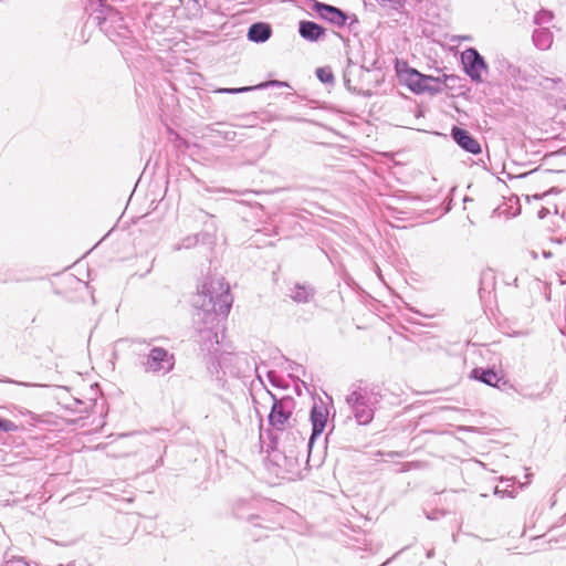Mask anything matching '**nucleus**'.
I'll return each instance as SVG.
<instances>
[{"label": "nucleus", "instance_id": "obj_21", "mask_svg": "<svg viewBox=\"0 0 566 566\" xmlns=\"http://www.w3.org/2000/svg\"><path fill=\"white\" fill-rule=\"evenodd\" d=\"M497 72L507 78L517 80L521 76L520 67L513 65L507 60L497 61Z\"/></svg>", "mask_w": 566, "mask_h": 566}, {"label": "nucleus", "instance_id": "obj_29", "mask_svg": "<svg viewBox=\"0 0 566 566\" xmlns=\"http://www.w3.org/2000/svg\"><path fill=\"white\" fill-rule=\"evenodd\" d=\"M507 388H513V386L509 385L507 380H504L497 375V390H506Z\"/></svg>", "mask_w": 566, "mask_h": 566}, {"label": "nucleus", "instance_id": "obj_7", "mask_svg": "<svg viewBox=\"0 0 566 566\" xmlns=\"http://www.w3.org/2000/svg\"><path fill=\"white\" fill-rule=\"evenodd\" d=\"M369 72L368 69L359 66L348 60L347 66L344 70L343 78L346 88L357 95L370 96V91L365 88V77Z\"/></svg>", "mask_w": 566, "mask_h": 566}, {"label": "nucleus", "instance_id": "obj_34", "mask_svg": "<svg viewBox=\"0 0 566 566\" xmlns=\"http://www.w3.org/2000/svg\"><path fill=\"white\" fill-rule=\"evenodd\" d=\"M542 254L545 259H551L553 256V253L548 250H543Z\"/></svg>", "mask_w": 566, "mask_h": 566}, {"label": "nucleus", "instance_id": "obj_37", "mask_svg": "<svg viewBox=\"0 0 566 566\" xmlns=\"http://www.w3.org/2000/svg\"><path fill=\"white\" fill-rule=\"evenodd\" d=\"M387 564H389V560L384 562V563H382L381 565H379V566H386Z\"/></svg>", "mask_w": 566, "mask_h": 566}, {"label": "nucleus", "instance_id": "obj_41", "mask_svg": "<svg viewBox=\"0 0 566 566\" xmlns=\"http://www.w3.org/2000/svg\"><path fill=\"white\" fill-rule=\"evenodd\" d=\"M387 564H389V560L384 562V563H382L381 565H379V566H386Z\"/></svg>", "mask_w": 566, "mask_h": 566}, {"label": "nucleus", "instance_id": "obj_14", "mask_svg": "<svg viewBox=\"0 0 566 566\" xmlns=\"http://www.w3.org/2000/svg\"><path fill=\"white\" fill-rule=\"evenodd\" d=\"M497 497H511L514 499L517 494L518 489H523L526 483L516 481L515 476H497Z\"/></svg>", "mask_w": 566, "mask_h": 566}, {"label": "nucleus", "instance_id": "obj_19", "mask_svg": "<svg viewBox=\"0 0 566 566\" xmlns=\"http://www.w3.org/2000/svg\"><path fill=\"white\" fill-rule=\"evenodd\" d=\"M495 291V272L493 269L488 268L481 273L480 277V298L484 300L485 294L491 295Z\"/></svg>", "mask_w": 566, "mask_h": 566}, {"label": "nucleus", "instance_id": "obj_25", "mask_svg": "<svg viewBox=\"0 0 566 566\" xmlns=\"http://www.w3.org/2000/svg\"><path fill=\"white\" fill-rule=\"evenodd\" d=\"M19 427L11 420L0 417V432H14Z\"/></svg>", "mask_w": 566, "mask_h": 566}, {"label": "nucleus", "instance_id": "obj_39", "mask_svg": "<svg viewBox=\"0 0 566 566\" xmlns=\"http://www.w3.org/2000/svg\"><path fill=\"white\" fill-rule=\"evenodd\" d=\"M387 564H389V560L384 562V563H382L381 565H379V566H386Z\"/></svg>", "mask_w": 566, "mask_h": 566}, {"label": "nucleus", "instance_id": "obj_6", "mask_svg": "<svg viewBox=\"0 0 566 566\" xmlns=\"http://www.w3.org/2000/svg\"><path fill=\"white\" fill-rule=\"evenodd\" d=\"M346 403L350 408L358 424H368L374 419L370 395L366 389L359 388L354 390L346 397Z\"/></svg>", "mask_w": 566, "mask_h": 566}, {"label": "nucleus", "instance_id": "obj_33", "mask_svg": "<svg viewBox=\"0 0 566 566\" xmlns=\"http://www.w3.org/2000/svg\"><path fill=\"white\" fill-rule=\"evenodd\" d=\"M551 242H553V243H555V244H558V245H559V244H562L563 242H566V237H565V238H557V237H556V238H554V237H552V238H551Z\"/></svg>", "mask_w": 566, "mask_h": 566}, {"label": "nucleus", "instance_id": "obj_20", "mask_svg": "<svg viewBox=\"0 0 566 566\" xmlns=\"http://www.w3.org/2000/svg\"><path fill=\"white\" fill-rule=\"evenodd\" d=\"M470 377L491 387H495V370L493 368H474Z\"/></svg>", "mask_w": 566, "mask_h": 566}, {"label": "nucleus", "instance_id": "obj_40", "mask_svg": "<svg viewBox=\"0 0 566 566\" xmlns=\"http://www.w3.org/2000/svg\"><path fill=\"white\" fill-rule=\"evenodd\" d=\"M387 564H389V560L384 562V563H382L381 565H379V566H386Z\"/></svg>", "mask_w": 566, "mask_h": 566}, {"label": "nucleus", "instance_id": "obj_42", "mask_svg": "<svg viewBox=\"0 0 566 566\" xmlns=\"http://www.w3.org/2000/svg\"><path fill=\"white\" fill-rule=\"evenodd\" d=\"M534 198H535V199H541V198H542V196L535 195V196H534Z\"/></svg>", "mask_w": 566, "mask_h": 566}, {"label": "nucleus", "instance_id": "obj_35", "mask_svg": "<svg viewBox=\"0 0 566 566\" xmlns=\"http://www.w3.org/2000/svg\"><path fill=\"white\" fill-rule=\"evenodd\" d=\"M433 555H434L433 549H431V551H429V552L427 553V557H428V558L433 557Z\"/></svg>", "mask_w": 566, "mask_h": 566}, {"label": "nucleus", "instance_id": "obj_2", "mask_svg": "<svg viewBox=\"0 0 566 566\" xmlns=\"http://www.w3.org/2000/svg\"><path fill=\"white\" fill-rule=\"evenodd\" d=\"M403 66L405 70H401L399 64H397V73L407 87L415 94H437L442 92L443 86L451 87V83L458 80L454 75L444 74L442 77L426 75L416 69L409 67L406 63H403Z\"/></svg>", "mask_w": 566, "mask_h": 566}, {"label": "nucleus", "instance_id": "obj_17", "mask_svg": "<svg viewBox=\"0 0 566 566\" xmlns=\"http://www.w3.org/2000/svg\"><path fill=\"white\" fill-rule=\"evenodd\" d=\"M316 294L315 289L310 284L296 283L290 289L289 296L298 304L311 302Z\"/></svg>", "mask_w": 566, "mask_h": 566}, {"label": "nucleus", "instance_id": "obj_32", "mask_svg": "<svg viewBox=\"0 0 566 566\" xmlns=\"http://www.w3.org/2000/svg\"><path fill=\"white\" fill-rule=\"evenodd\" d=\"M549 214V209L545 208V207H542L538 212H537V217L539 219H544L546 218L547 216Z\"/></svg>", "mask_w": 566, "mask_h": 566}, {"label": "nucleus", "instance_id": "obj_24", "mask_svg": "<svg viewBox=\"0 0 566 566\" xmlns=\"http://www.w3.org/2000/svg\"><path fill=\"white\" fill-rule=\"evenodd\" d=\"M316 77L324 84H332L334 82V74L328 66L316 69Z\"/></svg>", "mask_w": 566, "mask_h": 566}, {"label": "nucleus", "instance_id": "obj_31", "mask_svg": "<svg viewBox=\"0 0 566 566\" xmlns=\"http://www.w3.org/2000/svg\"><path fill=\"white\" fill-rule=\"evenodd\" d=\"M4 382H9V384H17V385H20V386H24V387H33V386H36L35 384H31V382H23V381H17V380H13V379H10V378H7L6 380H3Z\"/></svg>", "mask_w": 566, "mask_h": 566}, {"label": "nucleus", "instance_id": "obj_5", "mask_svg": "<svg viewBox=\"0 0 566 566\" xmlns=\"http://www.w3.org/2000/svg\"><path fill=\"white\" fill-rule=\"evenodd\" d=\"M175 355L160 346H153L142 360L144 371L157 376L169 374L175 368Z\"/></svg>", "mask_w": 566, "mask_h": 566}, {"label": "nucleus", "instance_id": "obj_13", "mask_svg": "<svg viewBox=\"0 0 566 566\" xmlns=\"http://www.w3.org/2000/svg\"><path fill=\"white\" fill-rule=\"evenodd\" d=\"M521 211L520 198L515 193H510L501 203H497V217H504L506 220L520 216Z\"/></svg>", "mask_w": 566, "mask_h": 566}, {"label": "nucleus", "instance_id": "obj_15", "mask_svg": "<svg viewBox=\"0 0 566 566\" xmlns=\"http://www.w3.org/2000/svg\"><path fill=\"white\" fill-rule=\"evenodd\" d=\"M269 87H290V84L284 81L271 80V81H266V82L260 83L254 86L224 87V88H219L216 92L221 93V94H240V93H245V92H250L253 90H265Z\"/></svg>", "mask_w": 566, "mask_h": 566}, {"label": "nucleus", "instance_id": "obj_10", "mask_svg": "<svg viewBox=\"0 0 566 566\" xmlns=\"http://www.w3.org/2000/svg\"><path fill=\"white\" fill-rule=\"evenodd\" d=\"M451 137L463 150L473 155L481 153L480 144L467 129L453 126Z\"/></svg>", "mask_w": 566, "mask_h": 566}, {"label": "nucleus", "instance_id": "obj_22", "mask_svg": "<svg viewBox=\"0 0 566 566\" xmlns=\"http://www.w3.org/2000/svg\"><path fill=\"white\" fill-rule=\"evenodd\" d=\"M554 19V12L547 9H541L537 11L534 15L533 22L536 25H547L549 24Z\"/></svg>", "mask_w": 566, "mask_h": 566}, {"label": "nucleus", "instance_id": "obj_1", "mask_svg": "<svg viewBox=\"0 0 566 566\" xmlns=\"http://www.w3.org/2000/svg\"><path fill=\"white\" fill-rule=\"evenodd\" d=\"M192 303L207 316L212 314L227 316L232 305L229 284H226L223 279L205 281Z\"/></svg>", "mask_w": 566, "mask_h": 566}, {"label": "nucleus", "instance_id": "obj_8", "mask_svg": "<svg viewBox=\"0 0 566 566\" xmlns=\"http://www.w3.org/2000/svg\"><path fill=\"white\" fill-rule=\"evenodd\" d=\"M310 420L312 423V433L307 442L308 461L312 457V449L315 440L323 433L327 423V410L323 406L314 403L310 412Z\"/></svg>", "mask_w": 566, "mask_h": 566}, {"label": "nucleus", "instance_id": "obj_12", "mask_svg": "<svg viewBox=\"0 0 566 566\" xmlns=\"http://www.w3.org/2000/svg\"><path fill=\"white\" fill-rule=\"evenodd\" d=\"M298 34L308 42H317L326 35V29L314 21L302 20L298 22Z\"/></svg>", "mask_w": 566, "mask_h": 566}, {"label": "nucleus", "instance_id": "obj_36", "mask_svg": "<svg viewBox=\"0 0 566 566\" xmlns=\"http://www.w3.org/2000/svg\"><path fill=\"white\" fill-rule=\"evenodd\" d=\"M427 517H428V520H436L437 518V516H432V515H429V514L427 515Z\"/></svg>", "mask_w": 566, "mask_h": 566}, {"label": "nucleus", "instance_id": "obj_27", "mask_svg": "<svg viewBox=\"0 0 566 566\" xmlns=\"http://www.w3.org/2000/svg\"><path fill=\"white\" fill-rule=\"evenodd\" d=\"M497 329H500V332L503 335H506V336H521V335H524V333L521 332V331L512 329L510 326H505V325L499 324V323H497Z\"/></svg>", "mask_w": 566, "mask_h": 566}, {"label": "nucleus", "instance_id": "obj_28", "mask_svg": "<svg viewBox=\"0 0 566 566\" xmlns=\"http://www.w3.org/2000/svg\"><path fill=\"white\" fill-rule=\"evenodd\" d=\"M266 376L272 386L279 388L283 387L282 380L277 377L274 370H269Z\"/></svg>", "mask_w": 566, "mask_h": 566}, {"label": "nucleus", "instance_id": "obj_18", "mask_svg": "<svg viewBox=\"0 0 566 566\" xmlns=\"http://www.w3.org/2000/svg\"><path fill=\"white\" fill-rule=\"evenodd\" d=\"M532 41L538 50H548L553 44V33L547 27L535 29L532 34Z\"/></svg>", "mask_w": 566, "mask_h": 566}, {"label": "nucleus", "instance_id": "obj_16", "mask_svg": "<svg viewBox=\"0 0 566 566\" xmlns=\"http://www.w3.org/2000/svg\"><path fill=\"white\" fill-rule=\"evenodd\" d=\"M272 35V28L266 22L252 23L248 29V40L254 43H264Z\"/></svg>", "mask_w": 566, "mask_h": 566}, {"label": "nucleus", "instance_id": "obj_11", "mask_svg": "<svg viewBox=\"0 0 566 566\" xmlns=\"http://www.w3.org/2000/svg\"><path fill=\"white\" fill-rule=\"evenodd\" d=\"M254 502L248 499H237L232 503V515L238 520H245L247 522L258 525L255 522L260 516L252 512Z\"/></svg>", "mask_w": 566, "mask_h": 566}, {"label": "nucleus", "instance_id": "obj_30", "mask_svg": "<svg viewBox=\"0 0 566 566\" xmlns=\"http://www.w3.org/2000/svg\"><path fill=\"white\" fill-rule=\"evenodd\" d=\"M4 566H30L28 563H25L22 558L9 560L6 563Z\"/></svg>", "mask_w": 566, "mask_h": 566}, {"label": "nucleus", "instance_id": "obj_9", "mask_svg": "<svg viewBox=\"0 0 566 566\" xmlns=\"http://www.w3.org/2000/svg\"><path fill=\"white\" fill-rule=\"evenodd\" d=\"M462 64L465 73L473 80H481V72L486 69L483 56L473 48L462 53Z\"/></svg>", "mask_w": 566, "mask_h": 566}, {"label": "nucleus", "instance_id": "obj_23", "mask_svg": "<svg viewBox=\"0 0 566 566\" xmlns=\"http://www.w3.org/2000/svg\"><path fill=\"white\" fill-rule=\"evenodd\" d=\"M199 242V234L187 235L179 243L174 245V251H180L181 249H191Z\"/></svg>", "mask_w": 566, "mask_h": 566}, {"label": "nucleus", "instance_id": "obj_38", "mask_svg": "<svg viewBox=\"0 0 566 566\" xmlns=\"http://www.w3.org/2000/svg\"><path fill=\"white\" fill-rule=\"evenodd\" d=\"M387 564H389V560L384 562V563H382L381 565H379V566H386Z\"/></svg>", "mask_w": 566, "mask_h": 566}, {"label": "nucleus", "instance_id": "obj_4", "mask_svg": "<svg viewBox=\"0 0 566 566\" xmlns=\"http://www.w3.org/2000/svg\"><path fill=\"white\" fill-rule=\"evenodd\" d=\"M268 394L272 399V407L268 416L269 426L274 430L283 431L290 426L296 401L289 395L279 398L269 390Z\"/></svg>", "mask_w": 566, "mask_h": 566}, {"label": "nucleus", "instance_id": "obj_3", "mask_svg": "<svg viewBox=\"0 0 566 566\" xmlns=\"http://www.w3.org/2000/svg\"><path fill=\"white\" fill-rule=\"evenodd\" d=\"M93 8L92 20L108 36L117 34L126 38L128 32L127 25L120 12L108 6L103 0H95L91 3Z\"/></svg>", "mask_w": 566, "mask_h": 566}, {"label": "nucleus", "instance_id": "obj_26", "mask_svg": "<svg viewBox=\"0 0 566 566\" xmlns=\"http://www.w3.org/2000/svg\"><path fill=\"white\" fill-rule=\"evenodd\" d=\"M497 193L501 195L502 200L505 199V197H509L510 193H512L506 182L500 177H497Z\"/></svg>", "mask_w": 566, "mask_h": 566}]
</instances>
